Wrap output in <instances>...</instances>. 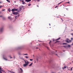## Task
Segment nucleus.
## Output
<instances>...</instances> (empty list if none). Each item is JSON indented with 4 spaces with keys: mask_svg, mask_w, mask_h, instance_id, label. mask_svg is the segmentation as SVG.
Returning a JSON list of instances; mask_svg holds the SVG:
<instances>
[{
    "mask_svg": "<svg viewBox=\"0 0 73 73\" xmlns=\"http://www.w3.org/2000/svg\"><path fill=\"white\" fill-rule=\"evenodd\" d=\"M25 64L23 65V66L24 67L27 66V65H28V64H29V62L28 61H27V62H26V61H25Z\"/></svg>",
    "mask_w": 73,
    "mask_h": 73,
    "instance_id": "nucleus-1",
    "label": "nucleus"
},
{
    "mask_svg": "<svg viewBox=\"0 0 73 73\" xmlns=\"http://www.w3.org/2000/svg\"><path fill=\"white\" fill-rule=\"evenodd\" d=\"M13 15H18V12H14L13 13Z\"/></svg>",
    "mask_w": 73,
    "mask_h": 73,
    "instance_id": "nucleus-2",
    "label": "nucleus"
},
{
    "mask_svg": "<svg viewBox=\"0 0 73 73\" xmlns=\"http://www.w3.org/2000/svg\"><path fill=\"white\" fill-rule=\"evenodd\" d=\"M2 72H4V70L1 69V68L0 67V73H2Z\"/></svg>",
    "mask_w": 73,
    "mask_h": 73,
    "instance_id": "nucleus-3",
    "label": "nucleus"
},
{
    "mask_svg": "<svg viewBox=\"0 0 73 73\" xmlns=\"http://www.w3.org/2000/svg\"><path fill=\"white\" fill-rule=\"evenodd\" d=\"M3 28L2 27L0 29V31L1 32H3Z\"/></svg>",
    "mask_w": 73,
    "mask_h": 73,
    "instance_id": "nucleus-4",
    "label": "nucleus"
},
{
    "mask_svg": "<svg viewBox=\"0 0 73 73\" xmlns=\"http://www.w3.org/2000/svg\"><path fill=\"white\" fill-rule=\"evenodd\" d=\"M31 1V0H26L25 1L27 2H30V1Z\"/></svg>",
    "mask_w": 73,
    "mask_h": 73,
    "instance_id": "nucleus-5",
    "label": "nucleus"
},
{
    "mask_svg": "<svg viewBox=\"0 0 73 73\" xmlns=\"http://www.w3.org/2000/svg\"><path fill=\"white\" fill-rule=\"evenodd\" d=\"M22 3H23V4H24L25 3V2L24 1H23L22 2Z\"/></svg>",
    "mask_w": 73,
    "mask_h": 73,
    "instance_id": "nucleus-6",
    "label": "nucleus"
},
{
    "mask_svg": "<svg viewBox=\"0 0 73 73\" xmlns=\"http://www.w3.org/2000/svg\"><path fill=\"white\" fill-rule=\"evenodd\" d=\"M60 38H61L59 37L57 39H56L55 40H56V41H57V40H60Z\"/></svg>",
    "mask_w": 73,
    "mask_h": 73,
    "instance_id": "nucleus-7",
    "label": "nucleus"
},
{
    "mask_svg": "<svg viewBox=\"0 0 73 73\" xmlns=\"http://www.w3.org/2000/svg\"><path fill=\"white\" fill-rule=\"evenodd\" d=\"M20 69L21 70V72H23V69L21 68H20Z\"/></svg>",
    "mask_w": 73,
    "mask_h": 73,
    "instance_id": "nucleus-8",
    "label": "nucleus"
},
{
    "mask_svg": "<svg viewBox=\"0 0 73 73\" xmlns=\"http://www.w3.org/2000/svg\"><path fill=\"white\" fill-rule=\"evenodd\" d=\"M18 9H14V11H17Z\"/></svg>",
    "mask_w": 73,
    "mask_h": 73,
    "instance_id": "nucleus-9",
    "label": "nucleus"
},
{
    "mask_svg": "<svg viewBox=\"0 0 73 73\" xmlns=\"http://www.w3.org/2000/svg\"><path fill=\"white\" fill-rule=\"evenodd\" d=\"M11 11H13V12L14 11H15V9H13L11 10Z\"/></svg>",
    "mask_w": 73,
    "mask_h": 73,
    "instance_id": "nucleus-10",
    "label": "nucleus"
},
{
    "mask_svg": "<svg viewBox=\"0 0 73 73\" xmlns=\"http://www.w3.org/2000/svg\"><path fill=\"white\" fill-rule=\"evenodd\" d=\"M33 64V63H31L29 65V66H32V65Z\"/></svg>",
    "mask_w": 73,
    "mask_h": 73,
    "instance_id": "nucleus-11",
    "label": "nucleus"
},
{
    "mask_svg": "<svg viewBox=\"0 0 73 73\" xmlns=\"http://www.w3.org/2000/svg\"><path fill=\"white\" fill-rule=\"evenodd\" d=\"M66 66H64V67L62 68V69H66Z\"/></svg>",
    "mask_w": 73,
    "mask_h": 73,
    "instance_id": "nucleus-12",
    "label": "nucleus"
},
{
    "mask_svg": "<svg viewBox=\"0 0 73 73\" xmlns=\"http://www.w3.org/2000/svg\"><path fill=\"white\" fill-rule=\"evenodd\" d=\"M51 42H52V41H51V40H50L49 42V44H50V43H51Z\"/></svg>",
    "mask_w": 73,
    "mask_h": 73,
    "instance_id": "nucleus-13",
    "label": "nucleus"
},
{
    "mask_svg": "<svg viewBox=\"0 0 73 73\" xmlns=\"http://www.w3.org/2000/svg\"><path fill=\"white\" fill-rule=\"evenodd\" d=\"M6 1H7V2H9V3H11V2L10 1H9V0H6Z\"/></svg>",
    "mask_w": 73,
    "mask_h": 73,
    "instance_id": "nucleus-14",
    "label": "nucleus"
},
{
    "mask_svg": "<svg viewBox=\"0 0 73 73\" xmlns=\"http://www.w3.org/2000/svg\"><path fill=\"white\" fill-rule=\"evenodd\" d=\"M3 59H4V60H6V61H7V60H8L7 58H3Z\"/></svg>",
    "mask_w": 73,
    "mask_h": 73,
    "instance_id": "nucleus-15",
    "label": "nucleus"
},
{
    "mask_svg": "<svg viewBox=\"0 0 73 73\" xmlns=\"http://www.w3.org/2000/svg\"><path fill=\"white\" fill-rule=\"evenodd\" d=\"M8 11H9V12H11V9H9L8 10Z\"/></svg>",
    "mask_w": 73,
    "mask_h": 73,
    "instance_id": "nucleus-16",
    "label": "nucleus"
},
{
    "mask_svg": "<svg viewBox=\"0 0 73 73\" xmlns=\"http://www.w3.org/2000/svg\"><path fill=\"white\" fill-rule=\"evenodd\" d=\"M31 4H29L28 5V6H31Z\"/></svg>",
    "mask_w": 73,
    "mask_h": 73,
    "instance_id": "nucleus-17",
    "label": "nucleus"
},
{
    "mask_svg": "<svg viewBox=\"0 0 73 73\" xmlns=\"http://www.w3.org/2000/svg\"><path fill=\"white\" fill-rule=\"evenodd\" d=\"M8 18L9 19H11V17H9Z\"/></svg>",
    "mask_w": 73,
    "mask_h": 73,
    "instance_id": "nucleus-18",
    "label": "nucleus"
},
{
    "mask_svg": "<svg viewBox=\"0 0 73 73\" xmlns=\"http://www.w3.org/2000/svg\"><path fill=\"white\" fill-rule=\"evenodd\" d=\"M25 57H26V58H29L28 56H25Z\"/></svg>",
    "mask_w": 73,
    "mask_h": 73,
    "instance_id": "nucleus-19",
    "label": "nucleus"
},
{
    "mask_svg": "<svg viewBox=\"0 0 73 73\" xmlns=\"http://www.w3.org/2000/svg\"><path fill=\"white\" fill-rule=\"evenodd\" d=\"M66 42H68V43H69V42L68 40H66Z\"/></svg>",
    "mask_w": 73,
    "mask_h": 73,
    "instance_id": "nucleus-20",
    "label": "nucleus"
},
{
    "mask_svg": "<svg viewBox=\"0 0 73 73\" xmlns=\"http://www.w3.org/2000/svg\"><path fill=\"white\" fill-rule=\"evenodd\" d=\"M66 44H67L66 43H64L63 44V45H66Z\"/></svg>",
    "mask_w": 73,
    "mask_h": 73,
    "instance_id": "nucleus-21",
    "label": "nucleus"
},
{
    "mask_svg": "<svg viewBox=\"0 0 73 73\" xmlns=\"http://www.w3.org/2000/svg\"><path fill=\"white\" fill-rule=\"evenodd\" d=\"M62 3V1L61 2H60V3H58V5H59V4H61V3Z\"/></svg>",
    "mask_w": 73,
    "mask_h": 73,
    "instance_id": "nucleus-22",
    "label": "nucleus"
},
{
    "mask_svg": "<svg viewBox=\"0 0 73 73\" xmlns=\"http://www.w3.org/2000/svg\"><path fill=\"white\" fill-rule=\"evenodd\" d=\"M10 72L11 73H15L14 72H13V71H10Z\"/></svg>",
    "mask_w": 73,
    "mask_h": 73,
    "instance_id": "nucleus-23",
    "label": "nucleus"
},
{
    "mask_svg": "<svg viewBox=\"0 0 73 73\" xmlns=\"http://www.w3.org/2000/svg\"><path fill=\"white\" fill-rule=\"evenodd\" d=\"M60 42V41H57L55 42V43H56V42Z\"/></svg>",
    "mask_w": 73,
    "mask_h": 73,
    "instance_id": "nucleus-24",
    "label": "nucleus"
},
{
    "mask_svg": "<svg viewBox=\"0 0 73 73\" xmlns=\"http://www.w3.org/2000/svg\"><path fill=\"white\" fill-rule=\"evenodd\" d=\"M68 46L69 47H70V46L69 45H68Z\"/></svg>",
    "mask_w": 73,
    "mask_h": 73,
    "instance_id": "nucleus-25",
    "label": "nucleus"
},
{
    "mask_svg": "<svg viewBox=\"0 0 73 73\" xmlns=\"http://www.w3.org/2000/svg\"><path fill=\"white\" fill-rule=\"evenodd\" d=\"M23 55H28V54H23Z\"/></svg>",
    "mask_w": 73,
    "mask_h": 73,
    "instance_id": "nucleus-26",
    "label": "nucleus"
},
{
    "mask_svg": "<svg viewBox=\"0 0 73 73\" xmlns=\"http://www.w3.org/2000/svg\"><path fill=\"white\" fill-rule=\"evenodd\" d=\"M30 61H33V60L30 59Z\"/></svg>",
    "mask_w": 73,
    "mask_h": 73,
    "instance_id": "nucleus-27",
    "label": "nucleus"
},
{
    "mask_svg": "<svg viewBox=\"0 0 73 73\" xmlns=\"http://www.w3.org/2000/svg\"><path fill=\"white\" fill-rule=\"evenodd\" d=\"M9 57H10L11 58H12V57H11V56H9Z\"/></svg>",
    "mask_w": 73,
    "mask_h": 73,
    "instance_id": "nucleus-28",
    "label": "nucleus"
},
{
    "mask_svg": "<svg viewBox=\"0 0 73 73\" xmlns=\"http://www.w3.org/2000/svg\"><path fill=\"white\" fill-rule=\"evenodd\" d=\"M36 60L37 61H38V58H36Z\"/></svg>",
    "mask_w": 73,
    "mask_h": 73,
    "instance_id": "nucleus-29",
    "label": "nucleus"
},
{
    "mask_svg": "<svg viewBox=\"0 0 73 73\" xmlns=\"http://www.w3.org/2000/svg\"><path fill=\"white\" fill-rule=\"evenodd\" d=\"M69 3V2H67V3Z\"/></svg>",
    "mask_w": 73,
    "mask_h": 73,
    "instance_id": "nucleus-30",
    "label": "nucleus"
},
{
    "mask_svg": "<svg viewBox=\"0 0 73 73\" xmlns=\"http://www.w3.org/2000/svg\"><path fill=\"white\" fill-rule=\"evenodd\" d=\"M2 11H5V9H3V10H2Z\"/></svg>",
    "mask_w": 73,
    "mask_h": 73,
    "instance_id": "nucleus-31",
    "label": "nucleus"
},
{
    "mask_svg": "<svg viewBox=\"0 0 73 73\" xmlns=\"http://www.w3.org/2000/svg\"><path fill=\"white\" fill-rule=\"evenodd\" d=\"M39 46H41V44H39Z\"/></svg>",
    "mask_w": 73,
    "mask_h": 73,
    "instance_id": "nucleus-32",
    "label": "nucleus"
},
{
    "mask_svg": "<svg viewBox=\"0 0 73 73\" xmlns=\"http://www.w3.org/2000/svg\"><path fill=\"white\" fill-rule=\"evenodd\" d=\"M69 42H71V41H72V40H69Z\"/></svg>",
    "mask_w": 73,
    "mask_h": 73,
    "instance_id": "nucleus-33",
    "label": "nucleus"
},
{
    "mask_svg": "<svg viewBox=\"0 0 73 73\" xmlns=\"http://www.w3.org/2000/svg\"><path fill=\"white\" fill-rule=\"evenodd\" d=\"M71 70H72V67L71 68Z\"/></svg>",
    "mask_w": 73,
    "mask_h": 73,
    "instance_id": "nucleus-34",
    "label": "nucleus"
},
{
    "mask_svg": "<svg viewBox=\"0 0 73 73\" xmlns=\"http://www.w3.org/2000/svg\"><path fill=\"white\" fill-rule=\"evenodd\" d=\"M57 6H56L55 8H57Z\"/></svg>",
    "mask_w": 73,
    "mask_h": 73,
    "instance_id": "nucleus-35",
    "label": "nucleus"
},
{
    "mask_svg": "<svg viewBox=\"0 0 73 73\" xmlns=\"http://www.w3.org/2000/svg\"><path fill=\"white\" fill-rule=\"evenodd\" d=\"M17 17V16H15V19H16V18Z\"/></svg>",
    "mask_w": 73,
    "mask_h": 73,
    "instance_id": "nucleus-36",
    "label": "nucleus"
},
{
    "mask_svg": "<svg viewBox=\"0 0 73 73\" xmlns=\"http://www.w3.org/2000/svg\"><path fill=\"white\" fill-rule=\"evenodd\" d=\"M1 3H2V2L0 1V4H1Z\"/></svg>",
    "mask_w": 73,
    "mask_h": 73,
    "instance_id": "nucleus-37",
    "label": "nucleus"
},
{
    "mask_svg": "<svg viewBox=\"0 0 73 73\" xmlns=\"http://www.w3.org/2000/svg\"><path fill=\"white\" fill-rule=\"evenodd\" d=\"M67 40H69V39L68 38H67Z\"/></svg>",
    "mask_w": 73,
    "mask_h": 73,
    "instance_id": "nucleus-38",
    "label": "nucleus"
},
{
    "mask_svg": "<svg viewBox=\"0 0 73 73\" xmlns=\"http://www.w3.org/2000/svg\"><path fill=\"white\" fill-rule=\"evenodd\" d=\"M71 40H73V38H71Z\"/></svg>",
    "mask_w": 73,
    "mask_h": 73,
    "instance_id": "nucleus-39",
    "label": "nucleus"
},
{
    "mask_svg": "<svg viewBox=\"0 0 73 73\" xmlns=\"http://www.w3.org/2000/svg\"><path fill=\"white\" fill-rule=\"evenodd\" d=\"M38 1H40V0H37Z\"/></svg>",
    "mask_w": 73,
    "mask_h": 73,
    "instance_id": "nucleus-40",
    "label": "nucleus"
},
{
    "mask_svg": "<svg viewBox=\"0 0 73 73\" xmlns=\"http://www.w3.org/2000/svg\"><path fill=\"white\" fill-rule=\"evenodd\" d=\"M61 20H62V21H63V20H62V19L61 18Z\"/></svg>",
    "mask_w": 73,
    "mask_h": 73,
    "instance_id": "nucleus-41",
    "label": "nucleus"
},
{
    "mask_svg": "<svg viewBox=\"0 0 73 73\" xmlns=\"http://www.w3.org/2000/svg\"><path fill=\"white\" fill-rule=\"evenodd\" d=\"M0 17H2V16L1 15L0 16Z\"/></svg>",
    "mask_w": 73,
    "mask_h": 73,
    "instance_id": "nucleus-42",
    "label": "nucleus"
},
{
    "mask_svg": "<svg viewBox=\"0 0 73 73\" xmlns=\"http://www.w3.org/2000/svg\"><path fill=\"white\" fill-rule=\"evenodd\" d=\"M49 25L50 26V24H49Z\"/></svg>",
    "mask_w": 73,
    "mask_h": 73,
    "instance_id": "nucleus-43",
    "label": "nucleus"
},
{
    "mask_svg": "<svg viewBox=\"0 0 73 73\" xmlns=\"http://www.w3.org/2000/svg\"><path fill=\"white\" fill-rule=\"evenodd\" d=\"M63 51L64 52H65V50H63Z\"/></svg>",
    "mask_w": 73,
    "mask_h": 73,
    "instance_id": "nucleus-44",
    "label": "nucleus"
},
{
    "mask_svg": "<svg viewBox=\"0 0 73 73\" xmlns=\"http://www.w3.org/2000/svg\"><path fill=\"white\" fill-rule=\"evenodd\" d=\"M22 8H23V7H23V6H22Z\"/></svg>",
    "mask_w": 73,
    "mask_h": 73,
    "instance_id": "nucleus-45",
    "label": "nucleus"
},
{
    "mask_svg": "<svg viewBox=\"0 0 73 73\" xmlns=\"http://www.w3.org/2000/svg\"><path fill=\"white\" fill-rule=\"evenodd\" d=\"M1 7H2V6H0V8H1Z\"/></svg>",
    "mask_w": 73,
    "mask_h": 73,
    "instance_id": "nucleus-46",
    "label": "nucleus"
},
{
    "mask_svg": "<svg viewBox=\"0 0 73 73\" xmlns=\"http://www.w3.org/2000/svg\"><path fill=\"white\" fill-rule=\"evenodd\" d=\"M37 7H38V5H37Z\"/></svg>",
    "mask_w": 73,
    "mask_h": 73,
    "instance_id": "nucleus-47",
    "label": "nucleus"
},
{
    "mask_svg": "<svg viewBox=\"0 0 73 73\" xmlns=\"http://www.w3.org/2000/svg\"><path fill=\"white\" fill-rule=\"evenodd\" d=\"M36 48V49H38V48L37 47Z\"/></svg>",
    "mask_w": 73,
    "mask_h": 73,
    "instance_id": "nucleus-48",
    "label": "nucleus"
},
{
    "mask_svg": "<svg viewBox=\"0 0 73 73\" xmlns=\"http://www.w3.org/2000/svg\"><path fill=\"white\" fill-rule=\"evenodd\" d=\"M65 46H64V47L65 48Z\"/></svg>",
    "mask_w": 73,
    "mask_h": 73,
    "instance_id": "nucleus-49",
    "label": "nucleus"
},
{
    "mask_svg": "<svg viewBox=\"0 0 73 73\" xmlns=\"http://www.w3.org/2000/svg\"><path fill=\"white\" fill-rule=\"evenodd\" d=\"M14 58H15V56H14Z\"/></svg>",
    "mask_w": 73,
    "mask_h": 73,
    "instance_id": "nucleus-50",
    "label": "nucleus"
},
{
    "mask_svg": "<svg viewBox=\"0 0 73 73\" xmlns=\"http://www.w3.org/2000/svg\"><path fill=\"white\" fill-rule=\"evenodd\" d=\"M47 48H48V47H47Z\"/></svg>",
    "mask_w": 73,
    "mask_h": 73,
    "instance_id": "nucleus-51",
    "label": "nucleus"
},
{
    "mask_svg": "<svg viewBox=\"0 0 73 73\" xmlns=\"http://www.w3.org/2000/svg\"><path fill=\"white\" fill-rule=\"evenodd\" d=\"M30 31V30H29L28 31Z\"/></svg>",
    "mask_w": 73,
    "mask_h": 73,
    "instance_id": "nucleus-52",
    "label": "nucleus"
},
{
    "mask_svg": "<svg viewBox=\"0 0 73 73\" xmlns=\"http://www.w3.org/2000/svg\"><path fill=\"white\" fill-rule=\"evenodd\" d=\"M19 15H18V16H19Z\"/></svg>",
    "mask_w": 73,
    "mask_h": 73,
    "instance_id": "nucleus-53",
    "label": "nucleus"
},
{
    "mask_svg": "<svg viewBox=\"0 0 73 73\" xmlns=\"http://www.w3.org/2000/svg\"><path fill=\"white\" fill-rule=\"evenodd\" d=\"M72 62H73V61H72Z\"/></svg>",
    "mask_w": 73,
    "mask_h": 73,
    "instance_id": "nucleus-54",
    "label": "nucleus"
},
{
    "mask_svg": "<svg viewBox=\"0 0 73 73\" xmlns=\"http://www.w3.org/2000/svg\"><path fill=\"white\" fill-rule=\"evenodd\" d=\"M15 3H16V1H15Z\"/></svg>",
    "mask_w": 73,
    "mask_h": 73,
    "instance_id": "nucleus-55",
    "label": "nucleus"
},
{
    "mask_svg": "<svg viewBox=\"0 0 73 73\" xmlns=\"http://www.w3.org/2000/svg\"><path fill=\"white\" fill-rule=\"evenodd\" d=\"M34 0L35 1H36V0Z\"/></svg>",
    "mask_w": 73,
    "mask_h": 73,
    "instance_id": "nucleus-56",
    "label": "nucleus"
},
{
    "mask_svg": "<svg viewBox=\"0 0 73 73\" xmlns=\"http://www.w3.org/2000/svg\"><path fill=\"white\" fill-rule=\"evenodd\" d=\"M64 15V16H65V15Z\"/></svg>",
    "mask_w": 73,
    "mask_h": 73,
    "instance_id": "nucleus-57",
    "label": "nucleus"
},
{
    "mask_svg": "<svg viewBox=\"0 0 73 73\" xmlns=\"http://www.w3.org/2000/svg\"><path fill=\"white\" fill-rule=\"evenodd\" d=\"M0 13H1V12H0Z\"/></svg>",
    "mask_w": 73,
    "mask_h": 73,
    "instance_id": "nucleus-58",
    "label": "nucleus"
},
{
    "mask_svg": "<svg viewBox=\"0 0 73 73\" xmlns=\"http://www.w3.org/2000/svg\"><path fill=\"white\" fill-rule=\"evenodd\" d=\"M56 55H57V54H56Z\"/></svg>",
    "mask_w": 73,
    "mask_h": 73,
    "instance_id": "nucleus-59",
    "label": "nucleus"
},
{
    "mask_svg": "<svg viewBox=\"0 0 73 73\" xmlns=\"http://www.w3.org/2000/svg\"><path fill=\"white\" fill-rule=\"evenodd\" d=\"M56 52H57V50H56Z\"/></svg>",
    "mask_w": 73,
    "mask_h": 73,
    "instance_id": "nucleus-60",
    "label": "nucleus"
},
{
    "mask_svg": "<svg viewBox=\"0 0 73 73\" xmlns=\"http://www.w3.org/2000/svg\"><path fill=\"white\" fill-rule=\"evenodd\" d=\"M35 63H36V62H35Z\"/></svg>",
    "mask_w": 73,
    "mask_h": 73,
    "instance_id": "nucleus-61",
    "label": "nucleus"
},
{
    "mask_svg": "<svg viewBox=\"0 0 73 73\" xmlns=\"http://www.w3.org/2000/svg\"><path fill=\"white\" fill-rule=\"evenodd\" d=\"M72 45H73V43H72Z\"/></svg>",
    "mask_w": 73,
    "mask_h": 73,
    "instance_id": "nucleus-62",
    "label": "nucleus"
},
{
    "mask_svg": "<svg viewBox=\"0 0 73 73\" xmlns=\"http://www.w3.org/2000/svg\"><path fill=\"white\" fill-rule=\"evenodd\" d=\"M22 0V1H23V0Z\"/></svg>",
    "mask_w": 73,
    "mask_h": 73,
    "instance_id": "nucleus-63",
    "label": "nucleus"
},
{
    "mask_svg": "<svg viewBox=\"0 0 73 73\" xmlns=\"http://www.w3.org/2000/svg\"><path fill=\"white\" fill-rule=\"evenodd\" d=\"M33 57H34V55H33Z\"/></svg>",
    "mask_w": 73,
    "mask_h": 73,
    "instance_id": "nucleus-64",
    "label": "nucleus"
}]
</instances>
